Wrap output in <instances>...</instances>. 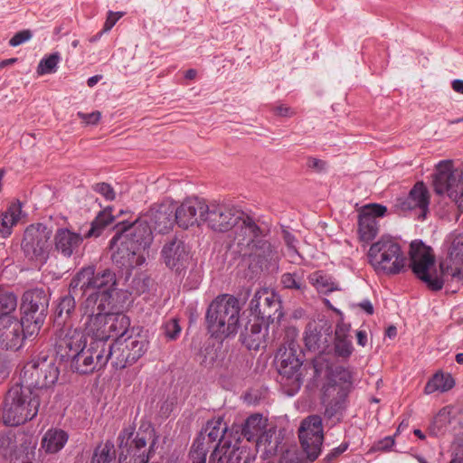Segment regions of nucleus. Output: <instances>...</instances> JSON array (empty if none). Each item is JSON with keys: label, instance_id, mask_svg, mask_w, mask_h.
<instances>
[{"label": "nucleus", "instance_id": "obj_26", "mask_svg": "<svg viewBox=\"0 0 463 463\" xmlns=\"http://www.w3.org/2000/svg\"><path fill=\"white\" fill-rule=\"evenodd\" d=\"M152 231L158 233L168 232L175 222V205L172 203L154 204L150 207L145 219Z\"/></svg>", "mask_w": 463, "mask_h": 463}, {"label": "nucleus", "instance_id": "obj_55", "mask_svg": "<svg viewBox=\"0 0 463 463\" xmlns=\"http://www.w3.org/2000/svg\"><path fill=\"white\" fill-rule=\"evenodd\" d=\"M77 116L79 118H80L84 123L88 125H97L101 118V113L98 110L93 111L91 113H84L79 111L77 113Z\"/></svg>", "mask_w": 463, "mask_h": 463}, {"label": "nucleus", "instance_id": "obj_13", "mask_svg": "<svg viewBox=\"0 0 463 463\" xmlns=\"http://www.w3.org/2000/svg\"><path fill=\"white\" fill-rule=\"evenodd\" d=\"M277 358L279 383L288 395H294L303 383L300 371L302 361L291 348L279 354V357L277 356Z\"/></svg>", "mask_w": 463, "mask_h": 463}, {"label": "nucleus", "instance_id": "obj_64", "mask_svg": "<svg viewBox=\"0 0 463 463\" xmlns=\"http://www.w3.org/2000/svg\"><path fill=\"white\" fill-rule=\"evenodd\" d=\"M451 87L454 91L463 94V80H454L451 82Z\"/></svg>", "mask_w": 463, "mask_h": 463}, {"label": "nucleus", "instance_id": "obj_48", "mask_svg": "<svg viewBox=\"0 0 463 463\" xmlns=\"http://www.w3.org/2000/svg\"><path fill=\"white\" fill-rule=\"evenodd\" d=\"M358 213L359 214L376 220L377 217L385 216L387 207L380 203H368L361 207Z\"/></svg>", "mask_w": 463, "mask_h": 463}, {"label": "nucleus", "instance_id": "obj_18", "mask_svg": "<svg viewBox=\"0 0 463 463\" xmlns=\"http://www.w3.org/2000/svg\"><path fill=\"white\" fill-rule=\"evenodd\" d=\"M241 215L243 213L232 206L216 203H206L203 223L213 231L225 232L239 223Z\"/></svg>", "mask_w": 463, "mask_h": 463}, {"label": "nucleus", "instance_id": "obj_6", "mask_svg": "<svg viewBox=\"0 0 463 463\" xmlns=\"http://www.w3.org/2000/svg\"><path fill=\"white\" fill-rule=\"evenodd\" d=\"M351 372L342 366L336 367L324 387L323 401L326 403L325 418L338 422L346 408L347 396L352 389Z\"/></svg>", "mask_w": 463, "mask_h": 463}, {"label": "nucleus", "instance_id": "obj_58", "mask_svg": "<svg viewBox=\"0 0 463 463\" xmlns=\"http://www.w3.org/2000/svg\"><path fill=\"white\" fill-rule=\"evenodd\" d=\"M283 238L285 243L287 244L288 250L292 252V254H298L297 250V240L293 234L289 232L284 231Z\"/></svg>", "mask_w": 463, "mask_h": 463}, {"label": "nucleus", "instance_id": "obj_43", "mask_svg": "<svg viewBox=\"0 0 463 463\" xmlns=\"http://www.w3.org/2000/svg\"><path fill=\"white\" fill-rule=\"evenodd\" d=\"M208 451L209 448L205 444V437L203 435L198 436L189 452L191 463H206Z\"/></svg>", "mask_w": 463, "mask_h": 463}, {"label": "nucleus", "instance_id": "obj_21", "mask_svg": "<svg viewBox=\"0 0 463 463\" xmlns=\"http://www.w3.org/2000/svg\"><path fill=\"white\" fill-rule=\"evenodd\" d=\"M27 335L25 326L16 317H5L0 318V349L19 350Z\"/></svg>", "mask_w": 463, "mask_h": 463}, {"label": "nucleus", "instance_id": "obj_57", "mask_svg": "<svg viewBox=\"0 0 463 463\" xmlns=\"http://www.w3.org/2000/svg\"><path fill=\"white\" fill-rule=\"evenodd\" d=\"M451 456L449 463H463V441L454 444Z\"/></svg>", "mask_w": 463, "mask_h": 463}, {"label": "nucleus", "instance_id": "obj_40", "mask_svg": "<svg viewBox=\"0 0 463 463\" xmlns=\"http://www.w3.org/2000/svg\"><path fill=\"white\" fill-rule=\"evenodd\" d=\"M17 296L11 289L0 286V318L15 317Z\"/></svg>", "mask_w": 463, "mask_h": 463}, {"label": "nucleus", "instance_id": "obj_62", "mask_svg": "<svg viewBox=\"0 0 463 463\" xmlns=\"http://www.w3.org/2000/svg\"><path fill=\"white\" fill-rule=\"evenodd\" d=\"M346 449H347V445L346 444H341L339 447L335 448L332 452L327 454L326 459L330 460L333 458L338 457L343 452H345Z\"/></svg>", "mask_w": 463, "mask_h": 463}, {"label": "nucleus", "instance_id": "obj_14", "mask_svg": "<svg viewBox=\"0 0 463 463\" xmlns=\"http://www.w3.org/2000/svg\"><path fill=\"white\" fill-rule=\"evenodd\" d=\"M69 361H71V369L81 374L104 368L107 364L104 342L90 341L86 347L77 352Z\"/></svg>", "mask_w": 463, "mask_h": 463}, {"label": "nucleus", "instance_id": "obj_28", "mask_svg": "<svg viewBox=\"0 0 463 463\" xmlns=\"http://www.w3.org/2000/svg\"><path fill=\"white\" fill-rule=\"evenodd\" d=\"M266 235L267 232L241 253L256 262L260 269H268L270 264H276L279 260V253L276 248L265 239Z\"/></svg>", "mask_w": 463, "mask_h": 463}, {"label": "nucleus", "instance_id": "obj_31", "mask_svg": "<svg viewBox=\"0 0 463 463\" xmlns=\"http://www.w3.org/2000/svg\"><path fill=\"white\" fill-rule=\"evenodd\" d=\"M109 324V339L110 337L126 338L133 335L134 328L130 329V319L123 313H110L107 318Z\"/></svg>", "mask_w": 463, "mask_h": 463}, {"label": "nucleus", "instance_id": "obj_23", "mask_svg": "<svg viewBox=\"0 0 463 463\" xmlns=\"http://www.w3.org/2000/svg\"><path fill=\"white\" fill-rule=\"evenodd\" d=\"M206 203L198 197L185 199L178 207L175 206L176 224L183 229L203 223Z\"/></svg>", "mask_w": 463, "mask_h": 463}, {"label": "nucleus", "instance_id": "obj_11", "mask_svg": "<svg viewBox=\"0 0 463 463\" xmlns=\"http://www.w3.org/2000/svg\"><path fill=\"white\" fill-rule=\"evenodd\" d=\"M433 187L436 194L463 203V170L454 169L451 160L439 161L433 175Z\"/></svg>", "mask_w": 463, "mask_h": 463}, {"label": "nucleus", "instance_id": "obj_8", "mask_svg": "<svg viewBox=\"0 0 463 463\" xmlns=\"http://www.w3.org/2000/svg\"><path fill=\"white\" fill-rule=\"evenodd\" d=\"M50 302L49 294L40 288L26 290L21 299V320L27 335H38L44 324Z\"/></svg>", "mask_w": 463, "mask_h": 463}, {"label": "nucleus", "instance_id": "obj_29", "mask_svg": "<svg viewBox=\"0 0 463 463\" xmlns=\"http://www.w3.org/2000/svg\"><path fill=\"white\" fill-rule=\"evenodd\" d=\"M161 254L165 265L179 273L186 267L189 260V251L185 243L177 238L166 242Z\"/></svg>", "mask_w": 463, "mask_h": 463}, {"label": "nucleus", "instance_id": "obj_12", "mask_svg": "<svg viewBox=\"0 0 463 463\" xmlns=\"http://www.w3.org/2000/svg\"><path fill=\"white\" fill-rule=\"evenodd\" d=\"M52 231L43 223L29 225L24 233L22 250L32 260L45 262L51 249Z\"/></svg>", "mask_w": 463, "mask_h": 463}, {"label": "nucleus", "instance_id": "obj_47", "mask_svg": "<svg viewBox=\"0 0 463 463\" xmlns=\"http://www.w3.org/2000/svg\"><path fill=\"white\" fill-rule=\"evenodd\" d=\"M281 283L286 288L296 289V290H304L306 288V284L303 280V278L298 273H284L281 276Z\"/></svg>", "mask_w": 463, "mask_h": 463}, {"label": "nucleus", "instance_id": "obj_45", "mask_svg": "<svg viewBox=\"0 0 463 463\" xmlns=\"http://www.w3.org/2000/svg\"><path fill=\"white\" fill-rule=\"evenodd\" d=\"M135 434V427L128 426L124 428L118 437V447L121 449L120 453H124V456H127V458H129L128 454V449L130 447L132 441L135 439L136 436L133 438Z\"/></svg>", "mask_w": 463, "mask_h": 463}, {"label": "nucleus", "instance_id": "obj_16", "mask_svg": "<svg viewBox=\"0 0 463 463\" xmlns=\"http://www.w3.org/2000/svg\"><path fill=\"white\" fill-rule=\"evenodd\" d=\"M109 248L113 263L127 272L141 266L146 260L141 250L130 244L126 236L116 233L110 240Z\"/></svg>", "mask_w": 463, "mask_h": 463}, {"label": "nucleus", "instance_id": "obj_32", "mask_svg": "<svg viewBox=\"0 0 463 463\" xmlns=\"http://www.w3.org/2000/svg\"><path fill=\"white\" fill-rule=\"evenodd\" d=\"M22 213V203L15 201L10 203L5 211L0 213V237L7 238L11 235L13 227L20 220Z\"/></svg>", "mask_w": 463, "mask_h": 463}, {"label": "nucleus", "instance_id": "obj_42", "mask_svg": "<svg viewBox=\"0 0 463 463\" xmlns=\"http://www.w3.org/2000/svg\"><path fill=\"white\" fill-rule=\"evenodd\" d=\"M308 280L322 294H328L337 289V285L332 280V278L321 270L311 273L308 276Z\"/></svg>", "mask_w": 463, "mask_h": 463}, {"label": "nucleus", "instance_id": "obj_25", "mask_svg": "<svg viewBox=\"0 0 463 463\" xmlns=\"http://www.w3.org/2000/svg\"><path fill=\"white\" fill-rule=\"evenodd\" d=\"M147 435L151 438L152 432L142 433L137 432L136 438L132 441L130 447L128 449V454L129 459L127 460V456L124 453H119L118 461L119 463H160V462H149L150 458L155 454V447L157 442V439L153 437L147 447Z\"/></svg>", "mask_w": 463, "mask_h": 463}, {"label": "nucleus", "instance_id": "obj_5", "mask_svg": "<svg viewBox=\"0 0 463 463\" xmlns=\"http://www.w3.org/2000/svg\"><path fill=\"white\" fill-rule=\"evenodd\" d=\"M367 257L377 274L393 276L406 270L407 258L400 243L391 236H382L373 243Z\"/></svg>", "mask_w": 463, "mask_h": 463}, {"label": "nucleus", "instance_id": "obj_38", "mask_svg": "<svg viewBox=\"0 0 463 463\" xmlns=\"http://www.w3.org/2000/svg\"><path fill=\"white\" fill-rule=\"evenodd\" d=\"M378 232L379 224L376 220L358 213V235L360 241L368 243L376 237Z\"/></svg>", "mask_w": 463, "mask_h": 463}, {"label": "nucleus", "instance_id": "obj_49", "mask_svg": "<svg viewBox=\"0 0 463 463\" xmlns=\"http://www.w3.org/2000/svg\"><path fill=\"white\" fill-rule=\"evenodd\" d=\"M279 463H307V461L303 452L292 447L282 453Z\"/></svg>", "mask_w": 463, "mask_h": 463}, {"label": "nucleus", "instance_id": "obj_61", "mask_svg": "<svg viewBox=\"0 0 463 463\" xmlns=\"http://www.w3.org/2000/svg\"><path fill=\"white\" fill-rule=\"evenodd\" d=\"M307 165L308 167L316 169L317 171L319 172L326 168L325 161L316 157H309L307 159Z\"/></svg>", "mask_w": 463, "mask_h": 463}, {"label": "nucleus", "instance_id": "obj_41", "mask_svg": "<svg viewBox=\"0 0 463 463\" xmlns=\"http://www.w3.org/2000/svg\"><path fill=\"white\" fill-rule=\"evenodd\" d=\"M116 459V450L111 440L99 444L90 459V463H113Z\"/></svg>", "mask_w": 463, "mask_h": 463}, {"label": "nucleus", "instance_id": "obj_19", "mask_svg": "<svg viewBox=\"0 0 463 463\" xmlns=\"http://www.w3.org/2000/svg\"><path fill=\"white\" fill-rule=\"evenodd\" d=\"M250 307L251 313L262 322L279 323L283 317L281 301L276 294L267 290L257 291L250 300Z\"/></svg>", "mask_w": 463, "mask_h": 463}, {"label": "nucleus", "instance_id": "obj_54", "mask_svg": "<svg viewBox=\"0 0 463 463\" xmlns=\"http://www.w3.org/2000/svg\"><path fill=\"white\" fill-rule=\"evenodd\" d=\"M209 463H239V458L226 454L219 455L216 446L215 449L210 456Z\"/></svg>", "mask_w": 463, "mask_h": 463}, {"label": "nucleus", "instance_id": "obj_53", "mask_svg": "<svg viewBox=\"0 0 463 463\" xmlns=\"http://www.w3.org/2000/svg\"><path fill=\"white\" fill-rule=\"evenodd\" d=\"M93 190L100 194L106 200L113 201L116 197L115 192L110 184L107 183H98L93 186Z\"/></svg>", "mask_w": 463, "mask_h": 463}, {"label": "nucleus", "instance_id": "obj_15", "mask_svg": "<svg viewBox=\"0 0 463 463\" xmlns=\"http://www.w3.org/2000/svg\"><path fill=\"white\" fill-rule=\"evenodd\" d=\"M298 438L307 458L311 461L317 459L324 439L322 419L317 415H311L303 420L298 430Z\"/></svg>", "mask_w": 463, "mask_h": 463}, {"label": "nucleus", "instance_id": "obj_36", "mask_svg": "<svg viewBox=\"0 0 463 463\" xmlns=\"http://www.w3.org/2000/svg\"><path fill=\"white\" fill-rule=\"evenodd\" d=\"M112 208L107 207L99 212L96 218L91 222L90 230L85 233L86 238L99 237L103 230L114 222L115 217L112 214Z\"/></svg>", "mask_w": 463, "mask_h": 463}, {"label": "nucleus", "instance_id": "obj_35", "mask_svg": "<svg viewBox=\"0 0 463 463\" xmlns=\"http://www.w3.org/2000/svg\"><path fill=\"white\" fill-rule=\"evenodd\" d=\"M226 430V425L223 423L222 419L219 417L217 419L208 420L206 426L203 430L201 431L199 436L203 435L205 437V444L209 448L210 444L216 441L220 442L222 439Z\"/></svg>", "mask_w": 463, "mask_h": 463}, {"label": "nucleus", "instance_id": "obj_7", "mask_svg": "<svg viewBox=\"0 0 463 463\" xmlns=\"http://www.w3.org/2000/svg\"><path fill=\"white\" fill-rule=\"evenodd\" d=\"M410 268L415 276L423 281L427 287L439 291L444 286L441 271L439 273L435 269V256L432 249L425 245L421 241H413L410 245Z\"/></svg>", "mask_w": 463, "mask_h": 463}, {"label": "nucleus", "instance_id": "obj_59", "mask_svg": "<svg viewBox=\"0 0 463 463\" xmlns=\"http://www.w3.org/2000/svg\"><path fill=\"white\" fill-rule=\"evenodd\" d=\"M273 111L276 115L280 116V117L290 118L295 115V111L290 107H288L284 104L276 106L273 109Z\"/></svg>", "mask_w": 463, "mask_h": 463}, {"label": "nucleus", "instance_id": "obj_4", "mask_svg": "<svg viewBox=\"0 0 463 463\" xmlns=\"http://www.w3.org/2000/svg\"><path fill=\"white\" fill-rule=\"evenodd\" d=\"M108 283L106 288H99L94 297L95 304L92 312H84L87 317L86 330L91 335L90 341H99L109 343V330L107 318L109 315V308L112 301V296L117 288L116 273L109 269L107 272Z\"/></svg>", "mask_w": 463, "mask_h": 463}, {"label": "nucleus", "instance_id": "obj_1", "mask_svg": "<svg viewBox=\"0 0 463 463\" xmlns=\"http://www.w3.org/2000/svg\"><path fill=\"white\" fill-rule=\"evenodd\" d=\"M109 268L97 269L95 266L89 265L82 267L71 278L69 285V293L60 298L55 310L54 324L56 326L70 325L67 320L74 312L76 307V297H80V309L82 313L92 312L95 300L93 297L100 288H106Z\"/></svg>", "mask_w": 463, "mask_h": 463}, {"label": "nucleus", "instance_id": "obj_50", "mask_svg": "<svg viewBox=\"0 0 463 463\" xmlns=\"http://www.w3.org/2000/svg\"><path fill=\"white\" fill-rule=\"evenodd\" d=\"M448 256L453 263L460 264L463 262V241L460 239H454L451 242Z\"/></svg>", "mask_w": 463, "mask_h": 463}, {"label": "nucleus", "instance_id": "obj_2", "mask_svg": "<svg viewBox=\"0 0 463 463\" xmlns=\"http://www.w3.org/2000/svg\"><path fill=\"white\" fill-rule=\"evenodd\" d=\"M40 394L24 384L13 385L5 397L3 421L5 425L18 426L33 420L39 411Z\"/></svg>", "mask_w": 463, "mask_h": 463}, {"label": "nucleus", "instance_id": "obj_51", "mask_svg": "<svg viewBox=\"0 0 463 463\" xmlns=\"http://www.w3.org/2000/svg\"><path fill=\"white\" fill-rule=\"evenodd\" d=\"M164 329L165 336L170 340L176 339L181 333V326L176 318L167 321L164 326Z\"/></svg>", "mask_w": 463, "mask_h": 463}, {"label": "nucleus", "instance_id": "obj_20", "mask_svg": "<svg viewBox=\"0 0 463 463\" xmlns=\"http://www.w3.org/2000/svg\"><path fill=\"white\" fill-rule=\"evenodd\" d=\"M430 205V193L422 182H417L405 197L396 200L395 208L400 213L419 211L418 219L424 221L427 218Z\"/></svg>", "mask_w": 463, "mask_h": 463}, {"label": "nucleus", "instance_id": "obj_52", "mask_svg": "<svg viewBox=\"0 0 463 463\" xmlns=\"http://www.w3.org/2000/svg\"><path fill=\"white\" fill-rule=\"evenodd\" d=\"M32 37L33 33L30 30L19 31L9 40V45L12 47L19 46L29 41Z\"/></svg>", "mask_w": 463, "mask_h": 463}, {"label": "nucleus", "instance_id": "obj_27", "mask_svg": "<svg viewBox=\"0 0 463 463\" xmlns=\"http://www.w3.org/2000/svg\"><path fill=\"white\" fill-rule=\"evenodd\" d=\"M85 237L80 232H73L69 228H58L53 235V249L59 255L69 259L76 254Z\"/></svg>", "mask_w": 463, "mask_h": 463}, {"label": "nucleus", "instance_id": "obj_24", "mask_svg": "<svg viewBox=\"0 0 463 463\" xmlns=\"http://www.w3.org/2000/svg\"><path fill=\"white\" fill-rule=\"evenodd\" d=\"M117 233L120 236H126L129 243L137 246L140 250H144L150 246L153 241V231L144 219H138L128 223L121 222L116 225Z\"/></svg>", "mask_w": 463, "mask_h": 463}, {"label": "nucleus", "instance_id": "obj_60", "mask_svg": "<svg viewBox=\"0 0 463 463\" xmlns=\"http://www.w3.org/2000/svg\"><path fill=\"white\" fill-rule=\"evenodd\" d=\"M350 326L345 323L338 324L335 331V338H349Z\"/></svg>", "mask_w": 463, "mask_h": 463}, {"label": "nucleus", "instance_id": "obj_9", "mask_svg": "<svg viewBox=\"0 0 463 463\" xmlns=\"http://www.w3.org/2000/svg\"><path fill=\"white\" fill-rule=\"evenodd\" d=\"M147 341L139 335L116 338L113 343L104 342L106 360L115 369H124L135 364L147 350Z\"/></svg>", "mask_w": 463, "mask_h": 463}, {"label": "nucleus", "instance_id": "obj_56", "mask_svg": "<svg viewBox=\"0 0 463 463\" xmlns=\"http://www.w3.org/2000/svg\"><path fill=\"white\" fill-rule=\"evenodd\" d=\"M122 16L123 13L121 12L109 11L104 24L103 31H109Z\"/></svg>", "mask_w": 463, "mask_h": 463}, {"label": "nucleus", "instance_id": "obj_46", "mask_svg": "<svg viewBox=\"0 0 463 463\" xmlns=\"http://www.w3.org/2000/svg\"><path fill=\"white\" fill-rule=\"evenodd\" d=\"M334 350L337 357L348 359L353 354L354 347L350 338H334Z\"/></svg>", "mask_w": 463, "mask_h": 463}, {"label": "nucleus", "instance_id": "obj_10", "mask_svg": "<svg viewBox=\"0 0 463 463\" xmlns=\"http://www.w3.org/2000/svg\"><path fill=\"white\" fill-rule=\"evenodd\" d=\"M60 371L53 358L40 355L24 368L23 383L41 395L43 389L52 387L59 378Z\"/></svg>", "mask_w": 463, "mask_h": 463}, {"label": "nucleus", "instance_id": "obj_30", "mask_svg": "<svg viewBox=\"0 0 463 463\" xmlns=\"http://www.w3.org/2000/svg\"><path fill=\"white\" fill-rule=\"evenodd\" d=\"M236 226L234 242L241 253L249 249L253 242L266 232L250 216L243 217L241 215Z\"/></svg>", "mask_w": 463, "mask_h": 463}, {"label": "nucleus", "instance_id": "obj_37", "mask_svg": "<svg viewBox=\"0 0 463 463\" xmlns=\"http://www.w3.org/2000/svg\"><path fill=\"white\" fill-rule=\"evenodd\" d=\"M455 385L453 377L447 373H437L426 383L424 392L426 394H431L437 391L447 392Z\"/></svg>", "mask_w": 463, "mask_h": 463}, {"label": "nucleus", "instance_id": "obj_44", "mask_svg": "<svg viewBox=\"0 0 463 463\" xmlns=\"http://www.w3.org/2000/svg\"><path fill=\"white\" fill-rule=\"evenodd\" d=\"M60 60L61 57L58 52L52 53L43 58L37 66V73L39 75H44L55 72Z\"/></svg>", "mask_w": 463, "mask_h": 463}, {"label": "nucleus", "instance_id": "obj_34", "mask_svg": "<svg viewBox=\"0 0 463 463\" xmlns=\"http://www.w3.org/2000/svg\"><path fill=\"white\" fill-rule=\"evenodd\" d=\"M241 337L248 349L258 350L264 339L261 323L259 321L250 322L241 332Z\"/></svg>", "mask_w": 463, "mask_h": 463}, {"label": "nucleus", "instance_id": "obj_63", "mask_svg": "<svg viewBox=\"0 0 463 463\" xmlns=\"http://www.w3.org/2000/svg\"><path fill=\"white\" fill-rule=\"evenodd\" d=\"M358 306L365 311L368 315L373 314V307L370 300H364L361 303L358 304Z\"/></svg>", "mask_w": 463, "mask_h": 463}, {"label": "nucleus", "instance_id": "obj_3", "mask_svg": "<svg viewBox=\"0 0 463 463\" xmlns=\"http://www.w3.org/2000/svg\"><path fill=\"white\" fill-rule=\"evenodd\" d=\"M239 300L230 295L217 297L208 307L206 322L209 333L215 338L234 335L240 321Z\"/></svg>", "mask_w": 463, "mask_h": 463}, {"label": "nucleus", "instance_id": "obj_33", "mask_svg": "<svg viewBox=\"0 0 463 463\" xmlns=\"http://www.w3.org/2000/svg\"><path fill=\"white\" fill-rule=\"evenodd\" d=\"M69 439L68 433L61 429L48 430L41 441V448L49 454H54L63 449Z\"/></svg>", "mask_w": 463, "mask_h": 463}, {"label": "nucleus", "instance_id": "obj_17", "mask_svg": "<svg viewBox=\"0 0 463 463\" xmlns=\"http://www.w3.org/2000/svg\"><path fill=\"white\" fill-rule=\"evenodd\" d=\"M55 331V350L61 360L69 361L70 358L86 347L87 336L85 333L71 325L58 326Z\"/></svg>", "mask_w": 463, "mask_h": 463}, {"label": "nucleus", "instance_id": "obj_39", "mask_svg": "<svg viewBox=\"0 0 463 463\" xmlns=\"http://www.w3.org/2000/svg\"><path fill=\"white\" fill-rule=\"evenodd\" d=\"M265 423L260 414H253L247 418L241 428V435L249 441L261 435Z\"/></svg>", "mask_w": 463, "mask_h": 463}, {"label": "nucleus", "instance_id": "obj_22", "mask_svg": "<svg viewBox=\"0 0 463 463\" xmlns=\"http://www.w3.org/2000/svg\"><path fill=\"white\" fill-rule=\"evenodd\" d=\"M333 340L332 325L327 320L309 322L306 327L304 341L309 351L325 353Z\"/></svg>", "mask_w": 463, "mask_h": 463}]
</instances>
